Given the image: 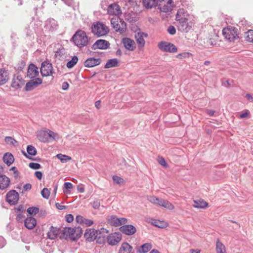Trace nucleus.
Instances as JSON below:
<instances>
[{
    "instance_id": "1",
    "label": "nucleus",
    "mask_w": 253,
    "mask_h": 253,
    "mask_svg": "<svg viewBox=\"0 0 253 253\" xmlns=\"http://www.w3.org/2000/svg\"><path fill=\"white\" fill-rule=\"evenodd\" d=\"M188 14L183 8L178 10L175 20L179 31L188 32L192 27L193 22L188 19Z\"/></svg>"
},
{
    "instance_id": "2",
    "label": "nucleus",
    "mask_w": 253,
    "mask_h": 253,
    "mask_svg": "<svg viewBox=\"0 0 253 253\" xmlns=\"http://www.w3.org/2000/svg\"><path fill=\"white\" fill-rule=\"evenodd\" d=\"M71 41L78 47L82 48L87 46L89 43V38L86 33L82 30L77 31L73 36Z\"/></svg>"
},
{
    "instance_id": "3",
    "label": "nucleus",
    "mask_w": 253,
    "mask_h": 253,
    "mask_svg": "<svg viewBox=\"0 0 253 253\" xmlns=\"http://www.w3.org/2000/svg\"><path fill=\"white\" fill-rule=\"evenodd\" d=\"M91 32L97 37H100L107 35L109 33V30L108 27L103 23L97 22L92 25Z\"/></svg>"
},
{
    "instance_id": "4",
    "label": "nucleus",
    "mask_w": 253,
    "mask_h": 253,
    "mask_svg": "<svg viewBox=\"0 0 253 253\" xmlns=\"http://www.w3.org/2000/svg\"><path fill=\"white\" fill-rule=\"evenodd\" d=\"M57 136V134L56 133L49 129L40 130L37 133V138L42 142H47L51 139L55 140Z\"/></svg>"
},
{
    "instance_id": "5",
    "label": "nucleus",
    "mask_w": 253,
    "mask_h": 253,
    "mask_svg": "<svg viewBox=\"0 0 253 253\" xmlns=\"http://www.w3.org/2000/svg\"><path fill=\"white\" fill-rule=\"evenodd\" d=\"M224 37L230 42H233L238 38L237 29L233 27H227L222 30Z\"/></svg>"
},
{
    "instance_id": "6",
    "label": "nucleus",
    "mask_w": 253,
    "mask_h": 253,
    "mask_svg": "<svg viewBox=\"0 0 253 253\" xmlns=\"http://www.w3.org/2000/svg\"><path fill=\"white\" fill-rule=\"evenodd\" d=\"M111 24L117 32L123 33L126 30V23L119 18H113L111 20Z\"/></svg>"
},
{
    "instance_id": "7",
    "label": "nucleus",
    "mask_w": 253,
    "mask_h": 253,
    "mask_svg": "<svg viewBox=\"0 0 253 253\" xmlns=\"http://www.w3.org/2000/svg\"><path fill=\"white\" fill-rule=\"evenodd\" d=\"M158 47L164 52L175 53L177 51V47L173 44L169 42H161L158 44Z\"/></svg>"
},
{
    "instance_id": "8",
    "label": "nucleus",
    "mask_w": 253,
    "mask_h": 253,
    "mask_svg": "<svg viewBox=\"0 0 253 253\" xmlns=\"http://www.w3.org/2000/svg\"><path fill=\"white\" fill-rule=\"evenodd\" d=\"M19 200V194L15 190L9 191L6 195V201L11 205L17 204Z\"/></svg>"
},
{
    "instance_id": "9",
    "label": "nucleus",
    "mask_w": 253,
    "mask_h": 253,
    "mask_svg": "<svg viewBox=\"0 0 253 253\" xmlns=\"http://www.w3.org/2000/svg\"><path fill=\"white\" fill-rule=\"evenodd\" d=\"M108 220L111 225L116 227L122 226L127 221L126 218H118L116 215L108 216Z\"/></svg>"
},
{
    "instance_id": "10",
    "label": "nucleus",
    "mask_w": 253,
    "mask_h": 253,
    "mask_svg": "<svg viewBox=\"0 0 253 253\" xmlns=\"http://www.w3.org/2000/svg\"><path fill=\"white\" fill-rule=\"evenodd\" d=\"M42 83V80L40 78H37L35 79H32V80L26 83L25 89L27 91H31Z\"/></svg>"
},
{
    "instance_id": "11",
    "label": "nucleus",
    "mask_w": 253,
    "mask_h": 253,
    "mask_svg": "<svg viewBox=\"0 0 253 253\" xmlns=\"http://www.w3.org/2000/svg\"><path fill=\"white\" fill-rule=\"evenodd\" d=\"M110 45V43L104 40H98L95 43L91 46V49L93 50H96L97 49H106Z\"/></svg>"
},
{
    "instance_id": "12",
    "label": "nucleus",
    "mask_w": 253,
    "mask_h": 253,
    "mask_svg": "<svg viewBox=\"0 0 253 253\" xmlns=\"http://www.w3.org/2000/svg\"><path fill=\"white\" fill-rule=\"evenodd\" d=\"M52 66L51 63L44 61L42 63L41 67V73L42 76L46 77L51 73Z\"/></svg>"
},
{
    "instance_id": "13",
    "label": "nucleus",
    "mask_w": 253,
    "mask_h": 253,
    "mask_svg": "<svg viewBox=\"0 0 253 253\" xmlns=\"http://www.w3.org/2000/svg\"><path fill=\"white\" fill-rule=\"evenodd\" d=\"M122 239V235L120 233H114L107 236V242L111 245H115L118 243Z\"/></svg>"
},
{
    "instance_id": "14",
    "label": "nucleus",
    "mask_w": 253,
    "mask_h": 253,
    "mask_svg": "<svg viewBox=\"0 0 253 253\" xmlns=\"http://www.w3.org/2000/svg\"><path fill=\"white\" fill-rule=\"evenodd\" d=\"M98 232L94 229H87L84 234V237L88 242L93 241L97 236Z\"/></svg>"
},
{
    "instance_id": "15",
    "label": "nucleus",
    "mask_w": 253,
    "mask_h": 253,
    "mask_svg": "<svg viewBox=\"0 0 253 253\" xmlns=\"http://www.w3.org/2000/svg\"><path fill=\"white\" fill-rule=\"evenodd\" d=\"M39 74L37 67L34 64H30L27 71V77L31 79H35L39 76Z\"/></svg>"
},
{
    "instance_id": "16",
    "label": "nucleus",
    "mask_w": 253,
    "mask_h": 253,
    "mask_svg": "<svg viewBox=\"0 0 253 253\" xmlns=\"http://www.w3.org/2000/svg\"><path fill=\"white\" fill-rule=\"evenodd\" d=\"M120 230L126 235H133L136 231V228L130 224L121 226Z\"/></svg>"
},
{
    "instance_id": "17",
    "label": "nucleus",
    "mask_w": 253,
    "mask_h": 253,
    "mask_svg": "<svg viewBox=\"0 0 253 253\" xmlns=\"http://www.w3.org/2000/svg\"><path fill=\"white\" fill-rule=\"evenodd\" d=\"M57 27V23L54 19L49 18L45 21L44 28L49 31H54Z\"/></svg>"
},
{
    "instance_id": "18",
    "label": "nucleus",
    "mask_w": 253,
    "mask_h": 253,
    "mask_svg": "<svg viewBox=\"0 0 253 253\" xmlns=\"http://www.w3.org/2000/svg\"><path fill=\"white\" fill-rule=\"evenodd\" d=\"M107 13L109 15H118L121 13V11L119 6L114 3L109 5L107 8Z\"/></svg>"
},
{
    "instance_id": "19",
    "label": "nucleus",
    "mask_w": 253,
    "mask_h": 253,
    "mask_svg": "<svg viewBox=\"0 0 253 253\" xmlns=\"http://www.w3.org/2000/svg\"><path fill=\"white\" fill-rule=\"evenodd\" d=\"M60 233V229L51 226L47 233V238L50 240L55 239Z\"/></svg>"
},
{
    "instance_id": "20",
    "label": "nucleus",
    "mask_w": 253,
    "mask_h": 253,
    "mask_svg": "<svg viewBox=\"0 0 253 253\" xmlns=\"http://www.w3.org/2000/svg\"><path fill=\"white\" fill-rule=\"evenodd\" d=\"M123 43L126 48L129 50H133L135 48V42L129 38H124L123 39Z\"/></svg>"
},
{
    "instance_id": "21",
    "label": "nucleus",
    "mask_w": 253,
    "mask_h": 253,
    "mask_svg": "<svg viewBox=\"0 0 253 253\" xmlns=\"http://www.w3.org/2000/svg\"><path fill=\"white\" fill-rule=\"evenodd\" d=\"M10 179L5 175H0V189L4 190L7 188L10 184Z\"/></svg>"
},
{
    "instance_id": "22",
    "label": "nucleus",
    "mask_w": 253,
    "mask_h": 253,
    "mask_svg": "<svg viewBox=\"0 0 253 253\" xmlns=\"http://www.w3.org/2000/svg\"><path fill=\"white\" fill-rule=\"evenodd\" d=\"M63 233L64 235L67 237H69L73 241H76V238H75L74 228L69 227H65L63 230Z\"/></svg>"
},
{
    "instance_id": "23",
    "label": "nucleus",
    "mask_w": 253,
    "mask_h": 253,
    "mask_svg": "<svg viewBox=\"0 0 253 253\" xmlns=\"http://www.w3.org/2000/svg\"><path fill=\"white\" fill-rule=\"evenodd\" d=\"M23 84V81L21 76L14 77L11 83V86L15 89L20 88Z\"/></svg>"
},
{
    "instance_id": "24",
    "label": "nucleus",
    "mask_w": 253,
    "mask_h": 253,
    "mask_svg": "<svg viewBox=\"0 0 253 253\" xmlns=\"http://www.w3.org/2000/svg\"><path fill=\"white\" fill-rule=\"evenodd\" d=\"M100 63L99 58L96 59L93 57L87 59L84 62V66L86 67H93L95 66L98 65Z\"/></svg>"
},
{
    "instance_id": "25",
    "label": "nucleus",
    "mask_w": 253,
    "mask_h": 253,
    "mask_svg": "<svg viewBox=\"0 0 253 253\" xmlns=\"http://www.w3.org/2000/svg\"><path fill=\"white\" fill-rule=\"evenodd\" d=\"M37 221L35 218L27 217L24 221L25 226L28 229H33L36 225Z\"/></svg>"
},
{
    "instance_id": "26",
    "label": "nucleus",
    "mask_w": 253,
    "mask_h": 253,
    "mask_svg": "<svg viewBox=\"0 0 253 253\" xmlns=\"http://www.w3.org/2000/svg\"><path fill=\"white\" fill-rule=\"evenodd\" d=\"M143 35H145L146 37L147 36V34L141 32H138L135 34V39L139 47H142L145 44V41L143 39Z\"/></svg>"
},
{
    "instance_id": "27",
    "label": "nucleus",
    "mask_w": 253,
    "mask_h": 253,
    "mask_svg": "<svg viewBox=\"0 0 253 253\" xmlns=\"http://www.w3.org/2000/svg\"><path fill=\"white\" fill-rule=\"evenodd\" d=\"M144 6L147 8H151L158 5V2H162L166 0H142Z\"/></svg>"
},
{
    "instance_id": "28",
    "label": "nucleus",
    "mask_w": 253,
    "mask_h": 253,
    "mask_svg": "<svg viewBox=\"0 0 253 253\" xmlns=\"http://www.w3.org/2000/svg\"><path fill=\"white\" fill-rule=\"evenodd\" d=\"M132 247L127 243L124 242L119 251V253H133Z\"/></svg>"
},
{
    "instance_id": "29",
    "label": "nucleus",
    "mask_w": 253,
    "mask_h": 253,
    "mask_svg": "<svg viewBox=\"0 0 253 253\" xmlns=\"http://www.w3.org/2000/svg\"><path fill=\"white\" fill-rule=\"evenodd\" d=\"M8 73L4 69H0V85H3L8 80Z\"/></svg>"
},
{
    "instance_id": "30",
    "label": "nucleus",
    "mask_w": 253,
    "mask_h": 253,
    "mask_svg": "<svg viewBox=\"0 0 253 253\" xmlns=\"http://www.w3.org/2000/svg\"><path fill=\"white\" fill-rule=\"evenodd\" d=\"M163 1H162V2H158V8L161 11L163 12L167 13L170 11L171 10V8L170 5H169V3L163 2Z\"/></svg>"
},
{
    "instance_id": "31",
    "label": "nucleus",
    "mask_w": 253,
    "mask_h": 253,
    "mask_svg": "<svg viewBox=\"0 0 253 253\" xmlns=\"http://www.w3.org/2000/svg\"><path fill=\"white\" fill-rule=\"evenodd\" d=\"M3 160L7 166H9L13 163L14 159L11 153H6L3 156Z\"/></svg>"
},
{
    "instance_id": "32",
    "label": "nucleus",
    "mask_w": 253,
    "mask_h": 253,
    "mask_svg": "<svg viewBox=\"0 0 253 253\" xmlns=\"http://www.w3.org/2000/svg\"><path fill=\"white\" fill-rule=\"evenodd\" d=\"M216 253H226L225 246L218 239L216 242Z\"/></svg>"
},
{
    "instance_id": "33",
    "label": "nucleus",
    "mask_w": 253,
    "mask_h": 253,
    "mask_svg": "<svg viewBox=\"0 0 253 253\" xmlns=\"http://www.w3.org/2000/svg\"><path fill=\"white\" fill-rule=\"evenodd\" d=\"M194 207L196 208L204 209L208 206V203L203 200H194Z\"/></svg>"
},
{
    "instance_id": "34",
    "label": "nucleus",
    "mask_w": 253,
    "mask_h": 253,
    "mask_svg": "<svg viewBox=\"0 0 253 253\" xmlns=\"http://www.w3.org/2000/svg\"><path fill=\"white\" fill-rule=\"evenodd\" d=\"M152 247L151 244L148 243H145L140 246L138 250V252L139 253H146L151 249Z\"/></svg>"
},
{
    "instance_id": "35",
    "label": "nucleus",
    "mask_w": 253,
    "mask_h": 253,
    "mask_svg": "<svg viewBox=\"0 0 253 253\" xmlns=\"http://www.w3.org/2000/svg\"><path fill=\"white\" fill-rule=\"evenodd\" d=\"M159 206L161 207H164L165 208L169 210H172L174 208V206L169 202L162 199L161 200V201L160 202V203L159 204Z\"/></svg>"
},
{
    "instance_id": "36",
    "label": "nucleus",
    "mask_w": 253,
    "mask_h": 253,
    "mask_svg": "<svg viewBox=\"0 0 253 253\" xmlns=\"http://www.w3.org/2000/svg\"><path fill=\"white\" fill-rule=\"evenodd\" d=\"M118 66V61L116 58H113L109 60L104 67L105 68H110L111 67H117Z\"/></svg>"
},
{
    "instance_id": "37",
    "label": "nucleus",
    "mask_w": 253,
    "mask_h": 253,
    "mask_svg": "<svg viewBox=\"0 0 253 253\" xmlns=\"http://www.w3.org/2000/svg\"><path fill=\"white\" fill-rule=\"evenodd\" d=\"M66 53L65 49L64 48H60L55 53V57L59 60H62L64 58Z\"/></svg>"
},
{
    "instance_id": "38",
    "label": "nucleus",
    "mask_w": 253,
    "mask_h": 253,
    "mask_svg": "<svg viewBox=\"0 0 253 253\" xmlns=\"http://www.w3.org/2000/svg\"><path fill=\"white\" fill-rule=\"evenodd\" d=\"M56 157L59 159L62 163H66L67 162L72 159L71 157L67 155L59 154L56 155Z\"/></svg>"
},
{
    "instance_id": "39",
    "label": "nucleus",
    "mask_w": 253,
    "mask_h": 253,
    "mask_svg": "<svg viewBox=\"0 0 253 253\" xmlns=\"http://www.w3.org/2000/svg\"><path fill=\"white\" fill-rule=\"evenodd\" d=\"M78 58L77 56H74L72 57V59L68 61L66 64V66L68 68H73L77 63Z\"/></svg>"
},
{
    "instance_id": "40",
    "label": "nucleus",
    "mask_w": 253,
    "mask_h": 253,
    "mask_svg": "<svg viewBox=\"0 0 253 253\" xmlns=\"http://www.w3.org/2000/svg\"><path fill=\"white\" fill-rule=\"evenodd\" d=\"M5 142L8 145H12L15 146L17 144V141L13 137L6 136L4 138Z\"/></svg>"
},
{
    "instance_id": "41",
    "label": "nucleus",
    "mask_w": 253,
    "mask_h": 253,
    "mask_svg": "<svg viewBox=\"0 0 253 253\" xmlns=\"http://www.w3.org/2000/svg\"><path fill=\"white\" fill-rule=\"evenodd\" d=\"M74 231H75V238H76V240H77V239H78L79 238L81 237V235L83 233V230L81 227L78 226V227H75Z\"/></svg>"
},
{
    "instance_id": "42",
    "label": "nucleus",
    "mask_w": 253,
    "mask_h": 253,
    "mask_svg": "<svg viewBox=\"0 0 253 253\" xmlns=\"http://www.w3.org/2000/svg\"><path fill=\"white\" fill-rule=\"evenodd\" d=\"M148 200L151 203L159 206V204L160 203L162 199H160L155 196H150L148 198Z\"/></svg>"
},
{
    "instance_id": "43",
    "label": "nucleus",
    "mask_w": 253,
    "mask_h": 253,
    "mask_svg": "<svg viewBox=\"0 0 253 253\" xmlns=\"http://www.w3.org/2000/svg\"><path fill=\"white\" fill-rule=\"evenodd\" d=\"M27 152L31 156H35L37 154L36 149L32 145H28L27 146Z\"/></svg>"
},
{
    "instance_id": "44",
    "label": "nucleus",
    "mask_w": 253,
    "mask_h": 253,
    "mask_svg": "<svg viewBox=\"0 0 253 253\" xmlns=\"http://www.w3.org/2000/svg\"><path fill=\"white\" fill-rule=\"evenodd\" d=\"M246 40L249 42H253V30H249L246 33Z\"/></svg>"
},
{
    "instance_id": "45",
    "label": "nucleus",
    "mask_w": 253,
    "mask_h": 253,
    "mask_svg": "<svg viewBox=\"0 0 253 253\" xmlns=\"http://www.w3.org/2000/svg\"><path fill=\"white\" fill-rule=\"evenodd\" d=\"M101 234V232H98L97 236L96 237V238L95 239V240H96L97 243H98L99 244H103L106 241H107V237H100Z\"/></svg>"
},
{
    "instance_id": "46",
    "label": "nucleus",
    "mask_w": 253,
    "mask_h": 253,
    "mask_svg": "<svg viewBox=\"0 0 253 253\" xmlns=\"http://www.w3.org/2000/svg\"><path fill=\"white\" fill-rule=\"evenodd\" d=\"M39 211V209L37 207H30L27 209V212L31 215H35Z\"/></svg>"
},
{
    "instance_id": "47",
    "label": "nucleus",
    "mask_w": 253,
    "mask_h": 253,
    "mask_svg": "<svg viewBox=\"0 0 253 253\" xmlns=\"http://www.w3.org/2000/svg\"><path fill=\"white\" fill-rule=\"evenodd\" d=\"M41 194L43 198L47 199L49 197L50 191L47 188H44L41 191Z\"/></svg>"
},
{
    "instance_id": "48",
    "label": "nucleus",
    "mask_w": 253,
    "mask_h": 253,
    "mask_svg": "<svg viewBox=\"0 0 253 253\" xmlns=\"http://www.w3.org/2000/svg\"><path fill=\"white\" fill-rule=\"evenodd\" d=\"M112 178L113 181L117 184H120L123 183L124 182V180L123 178L117 175H114Z\"/></svg>"
},
{
    "instance_id": "49",
    "label": "nucleus",
    "mask_w": 253,
    "mask_h": 253,
    "mask_svg": "<svg viewBox=\"0 0 253 253\" xmlns=\"http://www.w3.org/2000/svg\"><path fill=\"white\" fill-rule=\"evenodd\" d=\"M158 161L159 164L160 165H161V166H162L164 167H166V168L167 167V166H168L167 163H166L165 159L163 157H159Z\"/></svg>"
},
{
    "instance_id": "50",
    "label": "nucleus",
    "mask_w": 253,
    "mask_h": 253,
    "mask_svg": "<svg viewBox=\"0 0 253 253\" xmlns=\"http://www.w3.org/2000/svg\"><path fill=\"white\" fill-rule=\"evenodd\" d=\"M29 167L33 169H38L41 168V165L36 163H30L29 165Z\"/></svg>"
},
{
    "instance_id": "51",
    "label": "nucleus",
    "mask_w": 253,
    "mask_h": 253,
    "mask_svg": "<svg viewBox=\"0 0 253 253\" xmlns=\"http://www.w3.org/2000/svg\"><path fill=\"white\" fill-rule=\"evenodd\" d=\"M168 32L169 34L171 35H174L176 33L175 27L171 25L169 26L168 28Z\"/></svg>"
},
{
    "instance_id": "52",
    "label": "nucleus",
    "mask_w": 253,
    "mask_h": 253,
    "mask_svg": "<svg viewBox=\"0 0 253 253\" xmlns=\"http://www.w3.org/2000/svg\"><path fill=\"white\" fill-rule=\"evenodd\" d=\"M10 170H12L13 171V174L15 178H17L19 176V172L17 170V169L15 167H12Z\"/></svg>"
},
{
    "instance_id": "53",
    "label": "nucleus",
    "mask_w": 253,
    "mask_h": 253,
    "mask_svg": "<svg viewBox=\"0 0 253 253\" xmlns=\"http://www.w3.org/2000/svg\"><path fill=\"white\" fill-rule=\"evenodd\" d=\"M249 111L246 110L244 113H242L240 115L239 117L242 119L246 118L249 116Z\"/></svg>"
},
{
    "instance_id": "54",
    "label": "nucleus",
    "mask_w": 253,
    "mask_h": 253,
    "mask_svg": "<svg viewBox=\"0 0 253 253\" xmlns=\"http://www.w3.org/2000/svg\"><path fill=\"white\" fill-rule=\"evenodd\" d=\"M84 218L81 215H77L76 217V220L78 223H84Z\"/></svg>"
},
{
    "instance_id": "55",
    "label": "nucleus",
    "mask_w": 253,
    "mask_h": 253,
    "mask_svg": "<svg viewBox=\"0 0 253 253\" xmlns=\"http://www.w3.org/2000/svg\"><path fill=\"white\" fill-rule=\"evenodd\" d=\"M66 220L68 222H71L74 220V216L71 214H67L65 216Z\"/></svg>"
},
{
    "instance_id": "56",
    "label": "nucleus",
    "mask_w": 253,
    "mask_h": 253,
    "mask_svg": "<svg viewBox=\"0 0 253 253\" xmlns=\"http://www.w3.org/2000/svg\"><path fill=\"white\" fill-rule=\"evenodd\" d=\"M97 232H101V234L100 235V237H107V235L104 234L105 233H108V230H107L106 229L103 228H101V229L97 231Z\"/></svg>"
},
{
    "instance_id": "57",
    "label": "nucleus",
    "mask_w": 253,
    "mask_h": 253,
    "mask_svg": "<svg viewBox=\"0 0 253 253\" xmlns=\"http://www.w3.org/2000/svg\"><path fill=\"white\" fill-rule=\"evenodd\" d=\"M100 206V203L98 200L95 201L92 203V207L95 209H97Z\"/></svg>"
},
{
    "instance_id": "58",
    "label": "nucleus",
    "mask_w": 253,
    "mask_h": 253,
    "mask_svg": "<svg viewBox=\"0 0 253 253\" xmlns=\"http://www.w3.org/2000/svg\"><path fill=\"white\" fill-rule=\"evenodd\" d=\"M84 223L88 226H90L91 225H92L93 223V220H90V219H84Z\"/></svg>"
},
{
    "instance_id": "59",
    "label": "nucleus",
    "mask_w": 253,
    "mask_h": 253,
    "mask_svg": "<svg viewBox=\"0 0 253 253\" xmlns=\"http://www.w3.org/2000/svg\"><path fill=\"white\" fill-rule=\"evenodd\" d=\"M73 186L71 182H67L64 183V187L67 189H72Z\"/></svg>"
},
{
    "instance_id": "60",
    "label": "nucleus",
    "mask_w": 253,
    "mask_h": 253,
    "mask_svg": "<svg viewBox=\"0 0 253 253\" xmlns=\"http://www.w3.org/2000/svg\"><path fill=\"white\" fill-rule=\"evenodd\" d=\"M5 244V241L4 239L2 236H0V249L2 248Z\"/></svg>"
},
{
    "instance_id": "61",
    "label": "nucleus",
    "mask_w": 253,
    "mask_h": 253,
    "mask_svg": "<svg viewBox=\"0 0 253 253\" xmlns=\"http://www.w3.org/2000/svg\"><path fill=\"white\" fill-rule=\"evenodd\" d=\"M32 185L30 183H27L25 185H24L23 188L25 191H28L31 189Z\"/></svg>"
},
{
    "instance_id": "62",
    "label": "nucleus",
    "mask_w": 253,
    "mask_h": 253,
    "mask_svg": "<svg viewBox=\"0 0 253 253\" xmlns=\"http://www.w3.org/2000/svg\"><path fill=\"white\" fill-rule=\"evenodd\" d=\"M16 210L17 211V212H23V211H25L24 209V207L23 205H19L16 209Z\"/></svg>"
},
{
    "instance_id": "63",
    "label": "nucleus",
    "mask_w": 253,
    "mask_h": 253,
    "mask_svg": "<svg viewBox=\"0 0 253 253\" xmlns=\"http://www.w3.org/2000/svg\"><path fill=\"white\" fill-rule=\"evenodd\" d=\"M35 175L38 179H41L42 178V174L41 171H36L35 172Z\"/></svg>"
},
{
    "instance_id": "64",
    "label": "nucleus",
    "mask_w": 253,
    "mask_h": 253,
    "mask_svg": "<svg viewBox=\"0 0 253 253\" xmlns=\"http://www.w3.org/2000/svg\"><path fill=\"white\" fill-rule=\"evenodd\" d=\"M69 87V84L67 82H64L62 84V88L63 90H67Z\"/></svg>"
}]
</instances>
